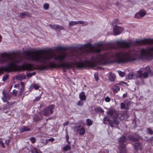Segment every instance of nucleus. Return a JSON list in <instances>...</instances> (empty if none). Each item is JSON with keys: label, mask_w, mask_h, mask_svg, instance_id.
I'll return each mask as SVG.
<instances>
[{"label": "nucleus", "mask_w": 153, "mask_h": 153, "mask_svg": "<svg viewBox=\"0 0 153 153\" xmlns=\"http://www.w3.org/2000/svg\"><path fill=\"white\" fill-rule=\"evenodd\" d=\"M1 60L3 62L9 61V63L7 66L0 68V74L2 70L10 72L22 70L32 71L35 69L33 65L30 64H25L21 67L18 66L16 63L20 62L21 61V59L19 57L10 53H4L2 54Z\"/></svg>", "instance_id": "1"}, {"label": "nucleus", "mask_w": 153, "mask_h": 153, "mask_svg": "<svg viewBox=\"0 0 153 153\" xmlns=\"http://www.w3.org/2000/svg\"><path fill=\"white\" fill-rule=\"evenodd\" d=\"M44 50H41L28 52L26 53L27 58L29 60L46 64L52 58L62 61L67 56L65 53L58 55L53 53L48 54L44 53Z\"/></svg>", "instance_id": "2"}, {"label": "nucleus", "mask_w": 153, "mask_h": 153, "mask_svg": "<svg viewBox=\"0 0 153 153\" xmlns=\"http://www.w3.org/2000/svg\"><path fill=\"white\" fill-rule=\"evenodd\" d=\"M110 42L105 43L104 42H99L95 44V45H92L91 43H88L81 45L79 49L81 53L88 52L97 53L101 51L102 47L105 45H109Z\"/></svg>", "instance_id": "3"}, {"label": "nucleus", "mask_w": 153, "mask_h": 153, "mask_svg": "<svg viewBox=\"0 0 153 153\" xmlns=\"http://www.w3.org/2000/svg\"><path fill=\"white\" fill-rule=\"evenodd\" d=\"M95 64L93 62L86 60L84 62L79 61L77 63L74 62L63 63L59 65V67H63L64 68L69 69L77 67L78 68H82L87 67L93 66Z\"/></svg>", "instance_id": "4"}, {"label": "nucleus", "mask_w": 153, "mask_h": 153, "mask_svg": "<svg viewBox=\"0 0 153 153\" xmlns=\"http://www.w3.org/2000/svg\"><path fill=\"white\" fill-rule=\"evenodd\" d=\"M137 73L138 76L141 78H147L148 74L151 75H153V72L150 70V67L149 66L138 70Z\"/></svg>", "instance_id": "5"}, {"label": "nucleus", "mask_w": 153, "mask_h": 153, "mask_svg": "<svg viewBox=\"0 0 153 153\" xmlns=\"http://www.w3.org/2000/svg\"><path fill=\"white\" fill-rule=\"evenodd\" d=\"M117 45L119 48H127L135 44L131 41L127 42L125 41H118L117 42Z\"/></svg>", "instance_id": "6"}, {"label": "nucleus", "mask_w": 153, "mask_h": 153, "mask_svg": "<svg viewBox=\"0 0 153 153\" xmlns=\"http://www.w3.org/2000/svg\"><path fill=\"white\" fill-rule=\"evenodd\" d=\"M54 108V106L52 105H49L48 107L45 108L41 113V114H43L45 116L49 115L51 114L53 112V110Z\"/></svg>", "instance_id": "7"}, {"label": "nucleus", "mask_w": 153, "mask_h": 153, "mask_svg": "<svg viewBox=\"0 0 153 153\" xmlns=\"http://www.w3.org/2000/svg\"><path fill=\"white\" fill-rule=\"evenodd\" d=\"M124 30V28L119 26H115L114 28V32L115 35H117Z\"/></svg>", "instance_id": "8"}, {"label": "nucleus", "mask_w": 153, "mask_h": 153, "mask_svg": "<svg viewBox=\"0 0 153 153\" xmlns=\"http://www.w3.org/2000/svg\"><path fill=\"white\" fill-rule=\"evenodd\" d=\"M146 14V12L144 10H141L135 15L134 17L140 19L144 16Z\"/></svg>", "instance_id": "9"}, {"label": "nucleus", "mask_w": 153, "mask_h": 153, "mask_svg": "<svg viewBox=\"0 0 153 153\" xmlns=\"http://www.w3.org/2000/svg\"><path fill=\"white\" fill-rule=\"evenodd\" d=\"M126 78L129 79H135L138 78V76L136 74L130 72L126 75Z\"/></svg>", "instance_id": "10"}, {"label": "nucleus", "mask_w": 153, "mask_h": 153, "mask_svg": "<svg viewBox=\"0 0 153 153\" xmlns=\"http://www.w3.org/2000/svg\"><path fill=\"white\" fill-rule=\"evenodd\" d=\"M2 94L3 96L2 97V99L3 102H7V100L10 98V95L9 94L6 93L4 91H3Z\"/></svg>", "instance_id": "11"}, {"label": "nucleus", "mask_w": 153, "mask_h": 153, "mask_svg": "<svg viewBox=\"0 0 153 153\" xmlns=\"http://www.w3.org/2000/svg\"><path fill=\"white\" fill-rule=\"evenodd\" d=\"M138 42L140 45L153 44V39H146L139 41Z\"/></svg>", "instance_id": "12"}, {"label": "nucleus", "mask_w": 153, "mask_h": 153, "mask_svg": "<svg viewBox=\"0 0 153 153\" xmlns=\"http://www.w3.org/2000/svg\"><path fill=\"white\" fill-rule=\"evenodd\" d=\"M119 149L120 153H127L125 146L124 144H121L119 146Z\"/></svg>", "instance_id": "13"}, {"label": "nucleus", "mask_w": 153, "mask_h": 153, "mask_svg": "<svg viewBox=\"0 0 153 153\" xmlns=\"http://www.w3.org/2000/svg\"><path fill=\"white\" fill-rule=\"evenodd\" d=\"M50 27L53 29H57V30H63L64 27L61 26H59L58 25H50Z\"/></svg>", "instance_id": "14"}, {"label": "nucleus", "mask_w": 153, "mask_h": 153, "mask_svg": "<svg viewBox=\"0 0 153 153\" xmlns=\"http://www.w3.org/2000/svg\"><path fill=\"white\" fill-rule=\"evenodd\" d=\"M116 78L115 75L111 73L108 74V79L111 81H114Z\"/></svg>", "instance_id": "15"}, {"label": "nucleus", "mask_w": 153, "mask_h": 153, "mask_svg": "<svg viewBox=\"0 0 153 153\" xmlns=\"http://www.w3.org/2000/svg\"><path fill=\"white\" fill-rule=\"evenodd\" d=\"M135 147L137 151L141 150V147L140 143H135Z\"/></svg>", "instance_id": "16"}, {"label": "nucleus", "mask_w": 153, "mask_h": 153, "mask_svg": "<svg viewBox=\"0 0 153 153\" xmlns=\"http://www.w3.org/2000/svg\"><path fill=\"white\" fill-rule=\"evenodd\" d=\"M120 89L119 87L117 85V84L115 85L112 88L113 91L114 93H117Z\"/></svg>", "instance_id": "17"}, {"label": "nucleus", "mask_w": 153, "mask_h": 153, "mask_svg": "<svg viewBox=\"0 0 153 153\" xmlns=\"http://www.w3.org/2000/svg\"><path fill=\"white\" fill-rule=\"evenodd\" d=\"M25 74H23L17 75L16 76V79H19L20 80L24 79L25 78Z\"/></svg>", "instance_id": "18"}, {"label": "nucleus", "mask_w": 153, "mask_h": 153, "mask_svg": "<svg viewBox=\"0 0 153 153\" xmlns=\"http://www.w3.org/2000/svg\"><path fill=\"white\" fill-rule=\"evenodd\" d=\"M30 14H29L28 12H23L20 14V16L22 18L25 16H30Z\"/></svg>", "instance_id": "19"}, {"label": "nucleus", "mask_w": 153, "mask_h": 153, "mask_svg": "<svg viewBox=\"0 0 153 153\" xmlns=\"http://www.w3.org/2000/svg\"><path fill=\"white\" fill-rule=\"evenodd\" d=\"M79 98L81 100H85L86 96L83 92H82L80 94Z\"/></svg>", "instance_id": "20"}, {"label": "nucleus", "mask_w": 153, "mask_h": 153, "mask_svg": "<svg viewBox=\"0 0 153 153\" xmlns=\"http://www.w3.org/2000/svg\"><path fill=\"white\" fill-rule=\"evenodd\" d=\"M126 140V139L124 136H123L121 137L119 140V142L120 143H124Z\"/></svg>", "instance_id": "21"}, {"label": "nucleus", "mask_w": 153, "mask_h": 153, "mask_svg": "<svg viewBox=\"0 0 153 153\" xmlns=\"http://www.w3.org/2000/svg\"><path fill=\"white\" fill-rule=\"evenodd\" d=\"M29 130V129L26 126H23L20 128L19 131L21 132H24Z\"/></svg>", "instance_id": "22"}, {"label": "nucleus", "mask_w": 153, "mask_h": 153, "mask_svg": "<svg viewBox=\"0 0 153 153\" xmlns=\"http://www.w3.org/2000/svg\"><path fill=\"white\" fill-rule=\"evenodd\" d=\"M32 153H34L35 152L36 153H42V152L39 149H37L36 148H33L31 151Z\"/></svg>", "instance_id": "23"}, {"label": "nucleus", "mask_w": 153, "mask_h": 153, "mask_svg": "<svg viewBox=\"0 0 153 153\" xmlns=\"http://www.w3.org/2000/svg\"><path fill=\"white\" fill-rule=\"evenodd\" d=\"M120 105L121 108H125L126 110L128 109V105H126L124 103H121Z\"/></svg>", "instance_id": "24"}, {"label": "nucleus", "mask_w": 153, "mask_h": 153, "mask_svg": "<svg viewBox=\"0 0 153 153\" xmlns=\"http://www.w3.org/2000/svg\"><path fill=\"white\" fill-rule=\"evenodd\" d=\"M117 84L120 85L124 86V85H127V83L124 81H119L117 83Z\"/></svg>", "instance_id": "25"}, {"label": "nucleus", "mask_w": 153, "mask_h": 153, "mask_svg": "<svg viewBox=\"0 0 153 153\" xmlns=\"http://www.w3.org/2000/svg\"><path fill=\"white\" fill-rule=\"evenodd\" d=\"M77 24V21H71L69 22L68 25L69 26L71 27Z\"/></svg>", "instance_id": "26"}, {"label": "nucleus", "mask_w": 153, "mask_h": 153, "mask_svg": "<svg viewBox=\"0 0 153 153\" xmlns=\"http://www.w3.org/2000/svg\"><path fill=\"white\" fill-rule=\"evenodd\" d=\"M95 110L96 112L103 113L104 111L100 108L98 107L96 108Z\"/></svg>", "instance_id": "27"}, {"label": "nucleus", "mask_w": 153, "mask_h": 153, "mask_svg": "<svg viewBox=\"0 0 153 153\" xmlns=\"http://www.w3.org/2000/svg\"><path fill=\"white\" fill-rule=\"evenodd\" d=\"M71 147L69 144L68 145L63 147V149L65 151H67L71 149Z\"/></svg>", "instance_id": "28"}, {"label": "nucleus", "mask_w": 153, "mask_h": 153, "mask_svg": "<svg viewBox=\"0 0 153 153\" xmlns=\"http://www.w3.org/2000/svg\"><path fill=\"white\" fill-rule=\"evenodd\" d=\"M114 111L112 110H110L109 111H108L107 112V114L108 116H111L113 114H114Z\"/></svg>", "instance_id": "29"}, {"label": "nucleus", "mask_w": 153, "mask_h": 153, "mask_svg": "<svg viewBox=\"0 0 153 153\" xmlns=\"http://www.w3.org/2000/svg\"><path fill=\"white\" fill-rule=\"evenodd\" d=\"M85 131V129L83 128H81L79 130V134L81 135L83 134Z\"/></svg>", "instance_id": "30"}, {"label": "nucleus", "mask_w": 153, "mask_h": 153, "mask_svg": "<svg viewBox=\"0 0 153 153\" xmlns=\"http://www.w3.org/2000/svg\"><path fill=\"white\" fill-rule=\"evenodd\" d=\"M147 132H148L151 135L153 134V131L150 128H148L147 129Z\"/></svg>", "instance_id": "31"}, {"label": "nucleus", "mask_w": 153, "mask_h": 153, "mask_svg": "<svg viewBox=\"0 0 153 153\" xmlns=\"http://www.w3.org/2000/svg\"><path fill=\"white\" fill-rule=\"evenodd\" d=\"M118 73L119 76L121 77H123L126 74L125 72L121 71H118Z\"/></svg>", "instance_id": "32"}, {"label": "nucleus", "mask_w": 153, "mask_h": 153, "mask_svg": "<svg viewBox=\"0 0 153 153\" xmlns=\"http://www.w3.org/2000/svg\"><path fill=\"white\" fill-rule=\"evenodd\" d=\"M86 123L88 126H90L92 124V121L89 119L87 120Z\"/></svg>", "instance_id": "33"}, {"label": "nucleus", "mask_w": 153, "mask_h": 153, "mask_svg": "<svg viewBox=\"0 0 153 153\" xmlns=\"http://www.w3.org/2000/svg\"><path fill=\"white\" fill-rule=\"evenodd\" d=\"M43 7L45 10H48L49 8L48 4L46 3L44 4L43 5Z\"/></svg>", "instance_id": "34"}, {"label": "nucleus", "mask_w": 153, "mask_h": 153, "mask_svg": "<svg viewBox=\"0 0 153 153\" xmlns=\"http://www.w3.org/2000/svg\"><path fill=\"white\" fill-rule=\"evenodd\" d=\"M129 139L132 141H136L137 140V139L136 138H134L133 137L131 136H130L129 137Z\"/></svg>", "instance_id": "35"}, {"label": "nucleus", "mask_w": 153, "mask_h": 153, "mask_svg": "<svg viewBox=\"0 0 153 153\" xmlns=\"http://www.w3.org/2000/svg\"><path fill=\"white\" fill-rule=\"evenodd\" d=\"M103 120V123L104 124H105V121H109V119L108 117H104Z\"/></svg>", "instance_id": "36"}, {"label": "nucleus", "mask_w": 153, "mask_h": 153, "mask_svg": "<svg viewBox=\"0 0 153 153\" xmlns=\"http://www.w3.org/2000/svg\"><path fill=\"white\" fill-rule=\"evenodd\" d=\"M32 85L33 87V88L35 90L38 89L39 88V85L36 84Z\"/></svg>", "instance_id": "37"}, {"label": "nucleus", "mask_w": 153, "mask_h": 153, "mask_svg": "<svg viewBox=\"0 0 153 153\" xmlns=\"http://www.w3.org/2000/svg\"><path fill=\"white\" fill-rule=\"evenodd\" d=\"M94 78L95 80L97 81L98 79V74L97 73H95L94 74Z\"/></svg>", "instance_id": "38"}, {"label": "nucleus", "mask_w": 153, "mask_h": 153, "mask_svg": "<svg viewBox=\"0 0 153 153\" xmlns=\"http://www.w3.org/2000/svg\"><path fill=\"white\" fill-rule=\"evenodd\" d=\"M82 100H80L78 102V105L79 106H82L84 104V102Z\"/></svg>", "instance_id": "39"}, {"label": "nucleus", "mask_w": 153, "mask_h": 153, "mask_svg": "<svg viewBox=\"0 0 153 153\" xmlns=\"http://www.w3.org/2000/svg\"><path fill=\"white\" fill-rule=\"evenodd\" d=\"M35 73L34 72H33L32 73H30L27 74V76L29 77L31 76L32 75H35Z\"/></svg>", "instance_id": "40"}, {"label": "nucleus", "mask_w": 153, "mask_h": 153, "mask_svg": "<svg viewBox=\"0 0 153 153\" xmlns=\"http://www.w3.org/2000/svg\"><path fill=\"white\" fill-rule=\"evenodd\" d=\"M113 24H119V20L118 19H116L115 20H114L113 21Z\"/></svg>", "instance_id": "41"}, {"label": "nucleus", "mask_w": 153, "mask_h": 153, "mask_svg": "<svg viewBox=\"0 0 153 153\" xmlns=\"http://www.w3.org/2000/svg\"><path fill=\"white\" fill-rule=\"evenodd\" d=\"M111 99L108 97H107L105 98V100L107 102H109L110 101Z\"/></svg>", "instance_id": "42"}, {"label": "nucleus", "mask_w": 153, "mask_h": 153, "mask_svg": "<svg viewBox=\"0 0 153 153\" xmlns=\"http://www.w3.org/2000/svg\"><path fill=\"white\" fill-rule=\"evenodd\" d=\"M30 140L32 143H34L35 142V139L33 137L30 138Z\"/></svg>", "instance_id": "43"}, {"label": "nucleus", "mask_w": 153, "mask_h": 153, "mask_svg": "<svg viewBox=\"0 0 153 153\" xmlns=\"http://www.w3.org/2000/svg\"><path fill=\"white\" fill-rule=\"evenodd\" d=\"M50 65L51 67L52 68H55L56 67V65L54 63H53V62L50 63Z\"/></svg>", "instance_id": "44"}, {"label": "nucleus", "mask_w": 153, "mask_h": 153, "mask_svg": "<svg viewBox=\"0 0 153 153\" xmlns=\"http://www.w3.org/2000/svg\"><path fill=\"white\" fill-rule=\"evenodd\" d=\"M41 118L37 117H35L33 119L34 121H37L40 120Z\"/></svg>", "instance_id": "45"}, {"label": "nucleus", "mask_w": 153, "mask_h": 153, "mask_svg": "<svg viewBox=\"0 0 153 153\" xmlns=\"http://www.w3.org/2000/svg\"><path fill=\"white\" fill-rule=\"evenodd\" d=\"M8 76L7 75H5L3 77V81L6 80Z\"/></svg>", "instance_id": "46"}, {"label": "nucleus", "mask_w": 153, "mask_h": 153, "mask_svg": "<svg viewBox=\"0 0 153 153\" xmlns=\"http://www.w3.org/2000/svg\"><path fill=\"white\" fill-rule=\"evenodd\" d=\"M0 146H2L3 148H4V144L2 141L0 140Z\"/></svg>", "instance_id": "47"}, {"label": "nucleus", "mask_w": 153, "mask_h": 153, "mask_svg": "<svg viewBox=\"0 0 153 153\" xmlns=\"http://www.w3.org/2000/svg\"><path fill=\"white\" fill-rule=\"evenodd\" d=\"M24 88H21L20 91V92H19V94L20 95H22V93L24 92Z\"/></svg>", "instance_id": "48"}, {"label": "nucleus", "mask_w": 153, "mask_h": 153, "mask_svg": "<svg viewBox=\"0 0 153 153\" xmlns=\"http://www.w3.org/2000/svg\"><path fill=\"white\" fill-rule=\"evenodd\" d=\"M77 24H84V22L83 21H77Z\"/></svg>", "instance_id": "49"}, {"label": "nucleus", "mask_w": 153, "mask_h": 153, "mask_svg": "<svg viewBox=\"0 0 153 153\" xmlns=\"http://www.w3.org/2000/svg\"><path fill=\"white\" fill-rule=\"evenodd\" d=\"M10 141V140L9 139L6 140L5 141V144L7 145H8Z\"/></svg>", "instance_id": "50"}, {"label": "nucleus", "mask_w": 153, "mask_h": 153, "mask_svg": "<svg viewBox=\"0 0 153 153\" xmlns=\"http://www.w3.org/2000/svg\"><path fill=\"white\" fill-rule=\"evenodd\" d=\"M13 94H14L15 95H17V91L15 90H14L13 91Z\"/></svg>", "instance_id": "51"}, {"label": "nucleus", "mask_w": 153, "mask_h": 153, "mask_svg": "<svg viewBox=\"0 0 153 153\" xmlns=\"http://www.w3.org/2000/svg\"><path fill=\"white\" fill-rule=\"evenodd\" d=\"M68 124H69V122L68 121H67V122L64 123L63 124V125L64 126H67L68 125Z\"/></svg>", "instance_id": "52"}, {"label": "nucleus", "mask_w": 153, "mask_h": 153, "mask_svg": "<svg viewBox=\"0 0 153 153\" xmlns=\"http://www.w3.org/2000/svg\"><path fill=\"white\" fill-rule=\"evenodd\" d=\"M21 86L22 88H24V82H22L21 83Z\"/></svg>", "instance_id": "53"}, {"label": "nucleus", "mask_w": 153, "mask_h": 153, "mask_svg": "<svg viewBox=\"0 0 153 153\" xmlns=\"http://www.w3.org/2000/svg\"><path fill=\"white\" fill-rule=\"evenodd\" d=\"M40 98V97H37L36 98L35 100V101H39V100Z\"/></svg>", "instance_id": "54"}, {"label": "nucleus", "mask_w": 153, "mask_h": 153, "mask_svg": "<svg viewBox=\"0 0 153 153\" xmlns=\"http://www.w3.org/2000/svg\"><path fill=\"white\" fill-rule=\"evenodd\" d=\"M54 139L53 138H51L50 139H48L47 140L48 141H53L54 140Z\"/></svg>", "instance_id": "55"}, {"label": "nucleus", "mask_w": 153, "mask_h": 153, "mask_svg": "<svg viewBox=\"0 0 153 153\" xmlns=\"http://www.w3.org/2000/svg\"><path fill=\"white\" fill-rule=\"evenodd\" d=\"M114 121L115 124H117L119 123V122L117 120H114Z\"/></svg>", "instance_id": "56"}, {"label": "nucleus", "mask_w": 153, "mask_h": 153, "mask_svg": "<svg viewBox=\"0 0 153 153\" xmlns=\"http://www.w3.org/2000/svg\"><path fill=\"white\" fill-rule=\"evenodd\" d=\"M1 40H2V37L0 35V42L1 41Z\"/></svg>", "instance_id": "57"}, {"label": "nucleus", "mask_w": 153, "mask_h": 153, "mask_svg": "<svg viewBox=\"0 0 153 153\" xmlns=\"http://www.w3.org/2000/svg\"><path fill=\"white\" fill-rule=\"evenodd\" d=\"M126 94H124L123 95V97H125L126 96Z\"/></svg>", "instance_id": "58"}, {"label": "nucleus", "mask_w": 153, "mask_h": 153, "mask_svg": "<svg viewBox=\"0 0 153 153\" xmlns=\"http://www.w3.org/2000/svg\"><path fill=\"white\" fill-rule=\"evenodd\" d=\"M151 140H153V136L151 137Z\"/></svg>", "instance_id": "59"}, {"label": "nucleus", "mask_w": 153, "mask_h": 153, "mask_svg": "<svg viewBox=\"0 0 153 153\" xmlns=\"http://www.w3.org/2000/svg\"><path fill=\"white\" fill-rule=\"evenodd\" d=\"M66 139H67V141H68V138H67V137H66Z\"/></svg>", "instance_id": "60"}, {"label": "nucleus", "mask_w": 153, "mask_h": 153, "mask_svg": "<svg viewBox=\"0 0 153 153\" xmlns=\"http://www.w3.org/2000/svg\"><path fill=\"white\" fill-rule=\"evenodd\" d=\"M68 143H69V144H70V143L69 142H68Z\"/></svg>", "instance_id": "61"}, {"label": "nucleus", "mask_w": 153, "mask_h": 153, "mask_svg": "<svg viewBox=\"0 0 153 153\" xmlns=\"http://www.w3.org/2000/svg\"><path fill=\"white\" fill-rule=\"evenodd\" d=\"M1 0H0V1H1Z\"/></svg>", "instance_id": "62"}]
</instances>
